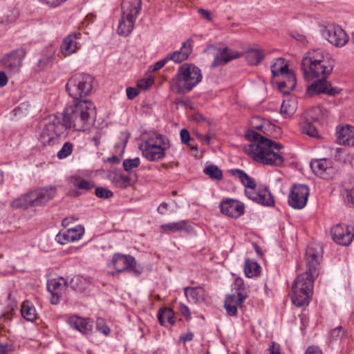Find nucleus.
<instances>
[{
    "label": "nucleus",
    "mask_w": 354,
    "mask_h": 354,
    "mask_svg": "<svg viewBox=\"0 0 354 354\" xmlns=\"http://www.w3.org/2000/svg\"><path fill=\"white\" fill-rule=\"evenodd\" d=\"M112 182L117 187L125 188L131 185V178L127 175L117 174L113 176Z\"/></svg>",
    "instance_id": "39"
},
{
    "label": "nucleus",
    "mask_w": 354,
    "mask_h": 354,
    "mask_svg": "<svg viewBox=\"0 0 354 354\" xmlns=\"http://www.w3.org/2000/svg\"><path fill=\"white\" fill-rule=\"evenodd\" d=\"M19 16V11L17 8L8 10L2 17L1 23L4 25H8L17 21Z\"/></svg>",
    "instance_id": "41"
},
{
    "label": "nucleus",
    "mask_w": 354,
    "mask_h": 354,
    "mask_svg": "<svg viewBox=\"0 0 354 354\" xmlns=\"http://www.w3.org/2000/svg\"><path fill=\"white\" fill-rule=\"evenodd\" d=\"M108 161L113 164H119L120 160V158L116 156H113L108 158Z\"/></svg>",
    "instance_id": "64"
},
{
    "label": "nucleus",
    "mask_w": 354,
    "mask_h": 354,
    "mask_svg": "<svg viewBox=\"0 0 354 354\" xmlns=\"http://www.w3.org/2000/svg\"><path fill=\"white\" fill-rule=\"evenodd\" d=\"M169 208V204L163 202L157 208V212L160 214H165Z\"/></svg>",
    "instance_id": "60"
},
{
    "label": "nucleus",
    "mask_w": 354,
    "mask_h": 354,
    "mask_svg": "<svg viewBox=\"0 0 354 354\" xmlns=\"http://www.w3.org/2000/svg\"><path fill=\"white\" fill-rule=\"evenodd\" d=\"M245 138L248 140L257 142L245 147V153L253 160L266 165L280 166L283 162V157L279 153L282 145L267 139L254 130H248Z\"/></svg>",
    "instance_id": "3"
},
{
    "label": "nucleus",
    "mask_w": 354,
    "mask_h": 354,
    "mask_svg": "<svg viewBox=\"0 0 354 354\" xmlns=\"http://www.w3.org/2000/svg\"><path fill=\"white\" fill-rule=\"evenodd\" d=\"M24 56V53L14 51L3 57L1 59V64L9 72L16 73L20 70L22 59Z\"/></svg>",
    "instance_id": "19"
},
{
    "label": "nucleus",
    "mask_w": 354,
    "mask_h": 354,
    "mask_svg": "<svg viewBox=\"0 0 354 354\" xmlns=\"http://www.w3.org/2000/svg\"><path fill=\"white\" fill-rule=\"evenodd\" d=\"M301 132L306 134L311 138L320 139L321 136L318 133L315 127L308 121V120H304L300 124Z\"/></svg>",
    "instance_id": "36"
},
{
    "label": "nucleus",
    "mask_w": 354,
    "mask_h": 354,
    "mask_svg": "<svg viewBox=\"0 0 354 354\" xmlns=\"http://www.w3.org/2000/svg\"><path fill=\"white\" fill-rule=\"evenodd\" d=\"M66 322L72 328L84 335L89 334L93 330V322L89 318L72 315L67 319Z\"/></svg>",
    "instance_id": "21"
},
{
    "label": "nucleus",
    "mask_w": 354,
    "mask_h": 354,
    "mask_svg": "<svg viewBox=\"0 0 354 354\" xmlns=\"http://www.w3.org/2000/svg\"><path fill=\"white\" fill-rule=\"evenodd\" d=\"M333 68V60L330 55L322 49L308 50L301 61V70L304 78L307 82H313L307 87L306 94L314 96L326 93L331 96L339 94L342 89L332 87L326 80Z\"/></svg>",
    "instance_id": "2"
},
{
    "label": "nucleus",
    "mask_w": 354,
    "mask_h": 354,
    "mask_svg": "<svg viewBox=\"0 0 354 354\" xmlns=\"http://www.w3.org/2000/svg\"><path fill=\"white\" fill-rule=\"evenodd\" d=\"M260 269L261 267L257 262L250 259L245 260L244 272L247 277L252 278L257 276L260 273Z\"/></svg>",
    "instance_id": "37"
},
{
    "label": "nucleus",
    "mask_w": 354,
    "mask_h": 354,
    "mask_svg": "<svg viewBox=\"0 0 354 354\" xmlns=\"http://www.w3.org/2000/svg\"><path fill=\"white\" fill-rule=\"evenodd\" d=\"M221 212L229 217L237 218L244 214V205L234 199L225 198L221 203Z\"/></svg>",
    "instance_id": "16"
},
{
    "label": "nucleus",
    "mask_w": 354,
    "mask_h": 354,
    "mask_svg": "<svg viewBox=\"0 0 354 354\" xmlns=\"http://www.w3.org/2000/svg\"><path fill=\"white\" fill-rule=\"evenodd\" d=\"M192 39H187L182 44L180 50L168 55L169 59L175 63H180L186 60L192 52Z\"/></svg>",
    "instance_id": "25"
},
{
    "label": "nucleus",
    "mask_w": 354,
    "mask_h": 354,
    "mask_svg": "<svg viewBox=\"0 0 354 354\" xmlns=\"http://www.w3.org/2000/svg\"><path fill=\"white\" fill-rule=\"evenodd\" d=\"M158 319L162 326L170 327L175 323L174 313L169 308H162L158 311Z\"/></svg>",
    "instance_id": "29"
},
{
    "label": "nucleus",
    "mask_w": 354,
    "mask_h": 354,
    "mask_svg": "<svg viewBox=\"0 0 354 354\" xmlns=\"http://www.w3.org/2000/svg\"><path fill=\"white\" fill-rule=\"evenodd\" d=\"M271 72L273 77L281 75L286 79L289 80L290 86L295 87L296 86V77L294 73L288 70V64H286L283 58H277L271 66Z\"/></svg>",
    "instance_id": "17"
},
{
    "label": "nucleus",
    "mask_w": 354,
    "mask_h": 354,
    "mask_svg": "<svg viewBox=\"0 0 354 354\" xmlns=\"http://www.w3.org/2000/svg\"><path fill=\"white\" fill-rule=\"evenodd\" d=\"M8 77L3 71H0V86H5L8 84Z\"/></svg>",
    "instance_id": "61"
},
{
    "label": "nucleus",
    "mask_w": 354,
    "mask_h": 354,
    "mask_svg": "<svg viewBox=\"0 0 354 354\" xmlns=\"http://www.w3.org/2000/svg\"><path fill=\"white\" fill-rule=\"evenodd\" d=\"M230 173L245 187V194L249 199L264 206H274V201L268 189L266 187H257L255 180L243 170L234 169Z\"/></svg>",
    "instance_id": "5"
},
{
    "label": "nucleus",
    "mask_w": 354,
    "mask_h": 354,
    "mask_svg": "<svg viewBox=\"0 0 354 354\" xmlns=\"http://www.w3.org/2000/svg\"><path fill=\"white\" fill-rule=\"evenodd\" d=\"M32 201L31 192H29L13 200L10 203V206L16 209H27L29 207H34L33 201Z\"/></svg>",
    "instance_id": "33"
},
{
    "label": "nucleus",
    "mask_w": 354,
    "mask_h": 354,
    "mask_svg": "<svg viewBox=\"0 0 354 354\" xmlns=\"http://www.w3.org/2000/svg\"><path fill=\"white\" fill-rule=\"evenodd\" d=\"M245 58L250 65H258L264 58V53L260 48H250L245 51Z\"/></svg>",
    "instance_id": "34"
},
{
    "label": "nucleus",
    "mask_w": 354,
    "mask_h": 354,
    "mask_svg": "<svg viewBox=\"0 0 354 354\" xmlns=\"http://www.w3.org/2000/svg\"><path fill=\"white\" fill-rule=\"evenodd\" d=\"M73 150V144L71 142H65L61 149L57 152V156L59 159H64L69 156Z\"/></svg>",
    "instance_id": "43"
},
{
    "label": "nucleus",
    "mask_w": 354,
    "mask_h": 354,
    "mask_svg": "<svg viewBox=\"0 0 354 354\" xmlns=\"http://www.w3.org/2000/svg\"><path fill=\"white\" fill-rule=\"evenodd\" d=\"M154 83V80L151 77L143 78L138 81L137 86L141 90H147Z\"/></svg>",
    "instance_id": "47"
},
{
    "label": "nucleus",
    "mask_w": 354,
    "mask_h": 354,
    "mask_svg": "<svg viewBox=\"0 0 354 354\" xmlns=\"http://www.w3.org/2000/svg\"><path fill=\"white\" fill-rule=\"evenodd\" d=\"M203 172L212 179L220 180L223 178V171L213 164L207 165L204 169Z\"/></svg>",
    "instance_id": "38"
},
{
    "label": "nucleus",
    "mask_w": 354,
    "mask_h": 354,
    "mask_svg": "<svg viewBox=\"0 0 354 354\" xmlns=\"http://www.w3.org/2000/svg\"><path fill=\"white\" fill-rule=\"evenodd\" d=\"M297 101L295 98L283 100L280 109V113L285 118H290L297 110Z\"/></svg>",
    "instance_id": "35"
},
{
    "label": "nucleus",
    "mask_w": 354,
    "mask_h": 354,
    "mask_svg": "<svg viewBox=\"0 0 354 354\" xmlns=\"http://www.w3.org/2000/svg\"><path fill=\"white\" fill-rule=\"evenodd\" d=\"M314 279L308 272L298 275L292 284L291 299L294 305L301 307L308 305L313 293Z\"/></svg>",
    "instance_id": "8"
},
{
    "label": "nucleus",
    "mask_w": 354,
    "mask_h": 354,
    "mask_svg": "<svg viewBox=\"0 0 354 354\" xmlns=\"http://www.w3.org/2000/svg\"><path fill=\"white\" fill-rule=\"evenodd\" d=\"M240 57V54L236 51H232L227 48L223 49L221 56L216 57L212 62L214 66L220 64H226L230 61Z\"/></svg>",
    "instance_id": "31"
},
{
    "label": "nucleus",
    "mask_w": 354,
    "mask_h": 354,
    "mask_svg": "<svg viewBox=\"0 0 354 354\" xmlns=\"http://www.w3.org/2000/svg\"><path fill=\"white\" fill-rule=\"evenodd\" d=\"M162 233H175L189 230V224L187 221H178L162 224L160 226Z\"/></svg>",
    "instance_id": "28"
},
{
    "label": "nucleus",
    "mask_w": 354,
    "mask_h": 354,
    "mask_svg": "<svg viewBox=\"0 0 354 354\" xmlns=\"http://www.w3.org/2000/svg\"><path fill=\"white\" fill-rule=\"evenodd\" d=\"M346 201L354 207V189L347 191Z\"/></svg>",
    "instance_id": "57"
},
{
    "label": "nucleus",
    "mask_w": 354,
    "mask_h": 354,
    "mask_svg": "<svg viewBox=\"0 0 354 354\" xmlns=\"http://www.w3.org/2000/svg\"><path fill=\"white\" fill-rule=\"evenodd\" d=\"M169 139L158 132H151L140 145L143 157L149 161H157L165 157V151L169 148Z\"/></svg>",
    "instance_id": "6"
},
{
    "label": "nucleus",
    "mask_w": 354,
    "mask_h": 354,
    "mask_svg": "<svg viewBox=\"0 0 354 354\" xmlns=\"http://www.w3.org/2000/svg\"><path fill=\"white\" fill-rule=\"evenodd\" d=\"M17 309V303L16 301H10V303L5 307L1 317L4 320L10 321L12 319L14 314Z\"/></svg>",
    "instance_id": "40"
},
{
    "label": "nucleus",
    "mask_w": 354,
    "mask_h": 354,
    "mask_svg": "<svg viewBox=\"0 0 354 354\" xmlns=\"http://www.w3.org/2000/svg\"><path fill=\"white\" fill-rule=\"evenodd\" d=\"M251 125L254 129L259 131H262L263 128L262 119L259 116H255L252 118Z\"/></svg>",
    "instance_id": "50"
},
{
    "label": "nucleus",
    "mask_w": 354,
    "mask_h": 354,
    "mask_svg": "<svg viewBox=\"0 0 354 354\" xmlns=\"http://www.w3.org/2000/svg\"><path fill=\"white\" fill-rule=\"evenodd\" d=\"M140 164V160L139 158L125 159L123 161V167L125 171H129L134 168L138 167Z\"/></svg>",
    "instance_id": "46"
},
{
    "label": "nucleus",
    "mask_w": 354,
    "mask_h": 354,
    "mask_svg": "<svg viewBox=\"0 0 354 354\" xmlns=\"http://www.w3.org/2000/svg\"><path fill=\"white\" fill-rule=\"evenodd\" d=\"M94 78L87 73H76L68 79L66 89L73 100L86 97L93 90Z\"/></svg>",
    "instance_id": "9"
},
{
    "label": "nucleus",
    "mask_w": 354,
    "mask_h": 354,
    "mask_svg": "<svg viewBox=\"0 0 354 354\" xmlns=\"http://www.w3.org/2000/svg\"><path fill=\"white\" fill-rule=\"evenodd\" d=\"M68 183L71 187L84 192L89 191L95 187L93 181L86 180L77 175L70 176Z\"/></svg>",
    "instance_id": "27"
},
{
    "label": "nucleus",
    "mask_w": 354,
    "mask_h": 354,
    "mask_svg": "<svg viewBox=\"0 0 354 354\" xmlns=\"http://www.w3.org/2000/svg\"><path fill=\"white\" fill-rule=\"evenodd\" d=\"M322 36L331 44L342 47L348 41L346 32L338 25L328 24L322 30Z\"/></svg>",
    "instance_id": "12"
},
{
    "label": "nucleus",
    "mask_w": 354,
    "mask_h": 354,
    "mask_svg": "<svg viewBox=\"0 0 354 354\" xmlns=\"http://www.w3.org/2000/svg\"><path fill=\"white\" fill-rule=\"evenodd\" d=\"M201 70L192 64L181 65L171 82V90L176 93L191 91L202 80Z\"/></svg>",
    "instance_id": "4"
},
{
    "label": "nucleus",
    "mask_w": 354,
    "mask_h": 354,
    "mask_svg": "<svg viewBox=\"0 0 354 354\" xmlns=\"http://www.w3.org/2000/svg\"><path fill=\"white\" fill-rule=\"evenodd\" d=\"M322 113V109L319 107L313 108L307 112V120H312L317 121L319 120V115Z\"/></svg>",
    "instance_id": "49"
},
{
    "label": "nucleus",
    "mask_w": 354,
    "mask_h": 354,
    "mask_svg": "<svg viewBox=\"0 0 354 354\" xmlns=\"http://www.w3.org/2000/svg\"><path fill=\"white\" fill-rule=\"evenodd\" d=\"M33 201V206H42L53 198L56 194L55 187H48L30 191Z\"/></svg>",
    "instance_id": "18"
},
{
    "label": "nucleus",
    "mask_w": 354,
    "mask_h": 354,
    "mask_svg": "<svg viewBox=\"0 0 354 354\" xmlns=\"http://www.w3.org/2000/svg\"><path fill=\"white\" fill-rule=\"evenodd\" d=\"M107 266L109 268L115 269V271L109 272L112 276H115L126 270H130L136 276L140 274V271L136 267V261L135 258L131 255H125L119 253L114 254Z\"/></svg>",
    "instance_id": "10"
},
{
    "label": "nucleus",
    "mask_w": 354,
    "mask_h": 354,
    "mask_svg": "<svg viewBox=\"0 0 354 354\" xmlns=\"http://www.w3.org/2000/svg\"><path fill=\"white\" fill-rule=\"evenodd\" d=\"M55 51L53 49L47 50L46 53L42 55L34 66L35 72H40L51 65L54 59Z\"/></svg>",
    "instance_id": "30"
},
{
    "label": "nucleus",
    "mask_w": 354,
    "mask_h": 354,
    "mask_svg": "<svg viewBox=\"0 0 354 354\" xmlns=\"http://www.w3.org/2000/svg\"><path fill=\"white\" fill-rule=\"evenodd\" d=\"M266 354H281L279 351V345L274 342H272L269 348L267 350V353Z\"/></svg>",
    "instance_id": "54"
},
{
    "label": "nucleus",
    "mask_w": 354,
    "mask_h": 354,
    "mask_svg": "<svg viewBox=\"0 0 354 354\" xmlns=\"http://www.w3.org/2000/svg\"><path fill=\"white\" fill-rule=\"evenodd\" d=\"M179 311L186 319H189L191 317L190 310L185 304H180Z\"/></svg>",
    "instance_id": "53"
},
{
    "label": "nucleus",
    "mask_w": 354,
    "mask_h": 354,
    "mask_svg": "<svg viewBox=\"0 0 354 354\" xmlns=\"http://www.w3.org/2000/svg\"><path fill=\"white\" fill-rule=\"evenodd\" d=\"M345 334V331L342 326H337L333 329L329 335L330 342H336L341 339Z\"/></svg>",
    "instance_id": "45"
},
{
    "label": "nucleus",
    "mask_w": 354,
    "mask_h": 354,
    "mask_svg": "<svg viewBox=\"0 0 354 354\" xmlns=\"http://www.w3.org/2000/svg\"><path fill=\"white\" fill-rule=\"evenodd\" d=\"M336 135L339 143L349 147H354V127L345 125L337 127Z\"/></svg>",
    "instance_id": "26"
},
{
    "label": "nucleus",
    "mask_w": 354,
    "mask_h": 354,
    "mask_svg": "<svg viewBox=\"0 0 354 354\" xmlns=\"http://www.w3.org/2000/svg\"><path fill=\"white\" fill-rule=\"evenodd\" d=\"M62 288V286L61 283L56 280H51L48 283V290L51 292L53 297H57V299H58V297H59Z\"/></svg>",
    "instance_id": "44"
},
{
    "label": "nucleus",
    "mask_w": 354,
    "mask_h": 354,
    "mask_svg": "<svg viewBox=\"0 0 354 354\" xmlns=\"http://www.w3.org/2000/svg\"><path fill=\"white\" fill-rule=\"evenodd\" d=\"M95 195L99 198H109L113 196V192L104 187H97L95 191Z\"/></svg>",
    "instance_id": "48"
},
{
    "label": "nucleus",
    "mask_w": 354,
    "mask_h": 354,
    "mask_svg": "<svg viewBox=\"0 0 354 354\" xmlns=\"http://www.w3.org/2000/svg\"><path fill=\"white\" fill-rule=\"evenodd\" d=\"M198 13L201 15V17L209 21H211L212 20L211 13L207 10L203 8H198Z\"/></svg>",
    "instance_id": "55"
},
{
    "label": "nucleus",
    "mask_w": 354,
    "mask_h": 354,
    "mask_svg": "<svg viewBox=\"0 0 354 354\" xmlns=\"http://www.w3.org/2000/svg\"><path fill=\"white\" fill-rule=\"evenodd\" d=\"M235 285L237 287L238 292H241L244 289V283L243 279L239 278L236 279Z\"/></svg>",
    "instance_id": "62"
},
{
    "label": "nucleus",
    "mask_w": 354,
    "mask_h": 354,
    "mask_svg": "<svg viewBox=\"0 0 354 354\" xmlns=\"http://www.w3.org/2000/svg\"><path fill=\"white\" fill-rule=\"evenodd\" d=\"M180 136L181 142L183 144H188V142L191 140L189 133L186 129H183L180 130Z\"/></svg>",
    "instance_id": "51"
},
{
    "label": "nucleus",
    "mask_w": 354,
    "mask_h": 354,
    "mask_svg": "<svg viewBox=\"0 0 354 354\" xmlns=\"http://www.w3.org/2000/svg\"><path fill=\"white\" fill-rule=\"evenodd\" d=\"M246 295L241 292H237V297L235 295H227L225 299L224 307L230 316H234L237 314V308L241 306Z\"/></svg>",
    "instance_id": "23"
},
{
    "label": "nucleus",
    "mask_w": 354,
    "mask_h": 354,
    "mask_svg": "<svg viewBox=\"0 0 354 354\" xmlns=\"http://www.w3.org/2000/svg\"><path fill=\"white\" fill-rule=\"evenodd\" d=\"M126 92L129 100H133L139 95L138 89L133 87L127 88Z\"/></svg>",
    "instance_id": "52"
},
{
    "label": "nucleus",
    "mask_w": 354,
    "mask_h": 354,
    "mask_svg": "<svg viewBox=\"0 0 354 354\" xmlns=\"http://www.w3.org/2000/svg\"><path fill=\"white\" fill-rule=\"evenodd\" d=\"M330 232L333 240L341 245H349L354 237V228L349 225L337 224L331 229Z\"/></svg>",
    "instance_id": "13"
},
{
    "label": "nucleus",
    "mask_w": 354,
    "mask_h": 354,
    "mask_svg": "<svg viewBox=\"0 0 354 354\" xmlns=\"http://www.w3.org/2000/svg\"><path fill=\"white\" fill-rule=\"evenodd\" d=\"M183 291L187 301L191 304H198L205 301V290L201 286L185 287Z\"/></svg>",
    "instance_id": "24"
},
{
    "label": "nucleus",
    "mask_w": 354,
    "mask_h": 354,
    "mask_svg": "<svg viewBox=\"0 0 354 354\" xmlns=\"http://www.w3.org/2000/svg\"><path fill=\"white\" fill-rule=\"evenodd\" d=\"M310 165L313 172L322 178H332L335 173L332 161L326 158L312 160Z\"/></svg>",
    "instance_id": "14"
},
{
    "label": "nucleus",
    "mask_w": 354,
    "mask_h": 354,
    "mask_svg": "<svg viewBox=\"0 0 354 354\" xmlns=\"http://www.w3.org/2000/svg\"><path fill=\"white\" fill-rule=\"evenodd\" d=\"M306 266L308 272L310 274V277L315 279L319 274L318 266L319 259L321 258L319 252L316 251L313 246H308L306 249Z\"/></svg>",
    "instance_id": "20"
},
{
    "label": "nucleus",
    "mask_w": 354,
    "mask_h": 354,
    "mask_svg": "<svg viewBox=\"0 0 354 354\" xmlns=\"http://www.w3.org/2000/svg\"><path fill=\"white\" fill-rule=\"evenodd\" d=\"M21 314L28 322H34L37 317V313L34 305L28 300L24 301L21 306Z\"/></svg>",
    "instance_id": "32"
},
{
    "label": "nucleus",
    "mask_w": 354,
    "mask_h": 354,
    "mask_svg": "<svg viewBox=\"0 0 354 354\" xmlns=\"http://www.w3.org/2000/svg\"><path fill=\"white\" fill-rule=\"evenodd\" d=\"M96 330L104 336H108L111 333V328L107 325L105 319L102 317H97L96 319Z\"/></svg>",
    "instance_id": "42"
},
{
    "label": "nucleus",
    "mask_w": 354,
    "mask_h": 354,
    "mask_svg": "<svg viewBox=\"0 0 354 354\" xmlns=\"http://www.w3.org/2000/svg\"><path fill=\"white\" fill-rule=\"evenodd\" d=\"M194 334L193 333L189 331L185 334H183L180 336V340L184 343L190 342L193 339Z\"/></svg>",
    "instance_id": "59"
},
{
    "label": "nucleus",
    "mask_w": 354,
    "mask_h": 354,
    "mask_svg": "<svg viewBox=\"0 0 354 354\" xmlns=\"http://www.w3.org/2000/svg\"><path fill=\"white\" fill-rule=\"evenodd\" d=\"M309 196V188L305 185H294L290 189L288 204L295 209H301L307 204Z\"/></svg>",
    "instance_id": "11"
},
{
    "label": "nucleus",
    "mask_w": 354,
    "mask_h": 354,
    "mask_svg": "<svg viewBox=\"0 0 354 354\" xmlns=\"http://www.w3.org/2000/svg\"><path fill=\"white\" fill-rule=\"evenodd\" d=\"M96 117V108L88 100H73L64 110L62 121L55 115H49L45 120L39 140L44 145H54L66 129L86 131L93 124Z\"/></svg>",
    "instance_id": "1"
},
{
    "label": "nucleus",
    "mask_w": 354,
    "mask_h": 354,
    "mask_svg": "<svg viewBox=\"0 0 354 354\" xmlns=\"http://www.w3.org/2000/svg\"><path fill=\"white\" fill-rule=\"evenodd\" d=\"M305 354H322V351L318 346H310L308 347Z\"/></svg>",
    "instance_id": "58"
},
{
    "label": "nucleus",
    "mask_w": 354,
    "mask_h": 354,
    "mask_svg": "<svg viewBox=\"0 0 354 354\" xmlns=\"http://www.w3.org/2000/svg\"><path fill=\"white\" fill-rule=\"evenodd\" d=\"M141 8V0L122 1L121 3L122 15L117 28V32L119 35L127 37L132 32Z\"/></svg>",
    "instance_id": "7"
},
{
    "label": "nucleus",
    "mask_w": 354,
    "mask_h": 354,
    "mask_svg": "<svg viewBox=\"0 0 354 354\" xmlns=\"http://www.w3.org/2000/svg\"><path fill=\"white\" fill-rule=\"evenodd\" d=\"M198 138L207 145L210 143L211 137L209 135H198Z\"/></svg>",
    "instance_id": "63"
},
{
    "label": "nucleus",
    "mask_w": 354,
    "mask_h": 354,
    "mask_svg": "<svg viewBox=\"0 0 354 354\" xmlns=\"http://www.w3.org/2000/svg\"><path fill=\"white\" fill-rule=\"evenodd\" d=\"M84 234V226L77 225L74 227L68 229L66 231L59 232L55 236V241L61 245H65L80 240Z\"/></svg>",
    "instance_id": "15"
},
{
    "label": "nucleus",
    "mask_w": 354,
    "mask_h": 354,
    "mask_svg": "<svg viewBox=\"0 0 354 354\" xmlns=\"http://www.w3.org/2000/svg\"><path fill=\"white\" fill-rule=\"evenodd\" d=\"M81 37V33H72L65 37L60 46V51L64 56L75 53L80 48V44L77 39Z\"/></svg>",
    "instance_id": "22"
},
{
    "label": "nucleus",
    "mask_w": 354,
    "mask_h": 354,
    "mask_svg": "<svg viewBox=\"0 0 354 354\" xmlns=\"http://www.w3.org/2000/svg\"><path fill=\"white\" fill-rule=\"evenodd\" d=\"M169 60H170V59H169V57H168V55H167L165 58H164V59H161V60H159V61L156 62L154 64V65H153V70L154 71H158V70H160V68H162V67L166 64V63H167Z\"/></svg>",
    "instance_id": "56"
}]
</instances>
